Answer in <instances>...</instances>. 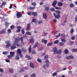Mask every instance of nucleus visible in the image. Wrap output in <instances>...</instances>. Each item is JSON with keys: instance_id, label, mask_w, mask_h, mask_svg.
Listing matches in <instances>:
<instances>
[{"instance_id": "obj_1", "label": "nucleus", "mask_w": 77, "mask_h": 77, "mask_svg": "<svg viewBox=\"0 0 77 77\" xmlns=\"http://www.w3.org/2000/svg\"><path fill=\"white\" fill-rule=\"evenodd\" d=\"M48 58V55H46L44 57V60H45V63H46V66L47 67H48L50 64V62H49Z\"/></svg>"}, {"instance_id": "obj_2", "label": "nucleus", "mask_w": 77, "mask_h": 77, "mask_svg": "<svg viewBox=\"0 0 77 77\" xmlns=\"http://www.w3.org/2000/svg\"><path fill=\"white\" fill-rule=\"evenodd\" d=\"M57 1L55 0L53 2L52 4V5L53 6V7H55V9L58 10H60V9H61V7H58L56 6V5L57 4Z\"/></svg>"}, {"instance_id": "obj_3", "label": "nucleus", "mask_w": 77, "mask_h": 77, "mask_svg": "<svg viewBox=\"0 0 77 77\" xmlns=\"http://www.w3.org/2000/svg\"><path fill=\"white\" fill-rule=\"evenodd\" d=\"M53 15L55 17V18L57 19H59L60 17V14H57L56 15V13H54Z\"/></svg>"}, {"instance_id": "obj_4", "label": "nucleus", "mask_w": 77, "mask_h": 77, "mask_svg": "<svg viewBox=\"0 0 77 77\" xmlns=\"http://www.w3.org/2000/svg\"><path fill=\"white\" fill-rule=\"evenodd\" d=\"M16 15L17 18H19L21 17L22 16V14H20V12H18L17 13Z\"/></svg>"}, {"instance_id": "obj_5", "label": "nucleus", "mask_w": 77, "mask_h": 77, "mask_svg": "<svg viewBox=\"0 0 77 77\" xmlns=\"http://www.w3.org/2000/svg\"><path fill=\"white\" fill-rule=\"evenodd\" d=\"M53 50L54 52V54H56L57 51V48H54L53 49Z\"/></svg>"}, {"instance_id": "obj_6", "label": "nucleus", "mask_w": 77, "mask_h": 77, "mask_svg": "<svg viewBox=\"0 0 77 77\" xmlns=\"http://www.w3.org/2000/svg\"><path fill=\"white\" fill-rule=\"evenodd\" d=\"M30 24H28L27 25V27L26 28V30L27 31H29L30 30Z\"/></svg>"}, {"instance_id": "obj_7", "label": "nucleus", "mask_w": 77, "mask_h": 77, "mask_svg": "<svg viewBox=\"0 0 77 77\" xmlns=\"http://www.w3.org/2000/svg\"><path fill=\"white\" fill-rule=\"evenodd\" d=\"M43 17L44 19H46L47 18V15L45 13H43Z\"/></svg>"}, {"instance_id": "obj_8", "label": "nucleus", "mask_w": 77, "mask_h": 77, "mask_svg": "<svg viewBox=\"0 0 77 77\" xmlns=\"http://www.w3.org/2000/svg\"><path fill=\"white\" fill-rule=\"evenodd\" d=\"M20 41V38L19 37L16 38L15 40V42H18Z\"/></svg>"}, {"instance_id": "obj_9", "label": "nucleus", "mask_w": 77, "mask_h": 77, "mask_svg": "<svg viewBox=\"0 0 77 77\" xmlns=\"http://www.w3.org/2000/svg\"><path fill=\"white\" fill-rule=\"evenodd\" d=\"M5 30L4 29H2V30L0 31V34H3V33H5Z\"/></svg>"}, {"instance_id": "obj_10", "label": "nucleus", "mask_w": 77, "mask_h": 77, "mask_svg": "<svg viewBox=\"0 0 77 77\" xmlns=\"http://www.w3.org/2000/svg\"><path fill=\"white\" fill-rule=\"evenodd\" d=\"M29 65L31 67V68H34V65H33V63H32V62H31L29 63Z\"/></svg>"}, {"instance_id": "obj_11", "label": "nucleus", "mask_w": 77, "mask_h": 77, "mask_svg": "<svg viewBox=\"0 0 77 77\" xmlns=\"http://www.w3.org/2000/svg\"><path fill=\"white\" fill-rule=\"evenodd\" d=\"M57 5L58 6H63V3L60 2H59L57 3Z\"/></svg>"}, {"instance_id": "obj_12", "label": "nucleus", "mask_w": 77, "mask_h": 77, "mask_svg": "<svg viewBox=\"0 0 77 77\" xmlns=\"http://www.w3.org/2000/svg\"><path fill=\"white\" fill-rule=\"evenodd\" d=\"M25 58H27L28 60H30L31 59V57L30 56H28L27 55H26L25 56Z\"/></svg>"}, {"instance_id": "obj_13", "label": "nucleus", "mask_w": 77, "mask_h": 77, "mask_svg": "<svg viewBox=\"0 0 77 77\" xmlns=\"http://www.w3.org/2000/svg\"><path fill=\"white\" fill-rule=\"evenodd\" d=\"M38 44H39V43H38V42H37L36 43L35 45H34V46L33 47V48H36V47H38Z\"/></svg>"}, {"instance_id": "obj_14", "label": "nucleus", "mask_w": 77, "mask_h": 77, "mask_svg": "<svg viewBox=\"0 0 77 77\" xmlns=\"http://www.w3.org/2000/svg\"><path fill=\"white\" fill-rule=\"evenodd\" d=\"M62 51L60 50H59L57 51V54H60L62 53Z\"/></svg>"}, {"instance_id": "obj_15", "label": "nucleus", "mask_w": 77, "mask_h": 77, "mask_svg": "<svg viewBox=\"0 0 77 77\" xmlns=\"http://www.w3.org/2000/svg\"><path fill=\"white\" fill-rule=\"evenodd\" d=\"M42 42H44L45 44H46L47 42V40H42L41 41Z\"/></svg>"}, {"instance_id": "obj_16", "label": "nucleus", "mask_w": 77, "mask_h": 77, "mask_svg": "<svg viewBox=\"0 0 77 77\" xmlns=\"http://www.w3.org/2000/svg\"><path fill=\"white\" fill-rule=\"evenodd\" d=\"M30 42L32 44H33L34 42H35L34 41V39H30Z\"/></svg>"}, {"instance_id": "obj_17", "label": "nucleus", "mask_w": 77, "mask_h": 77, "mask_svg": "<svg viewBox=\"0 0 77 77\" xmlns=\"http://www.w3.org/2000/svg\"><path fill=\"white\" fill-rule=\"evenodd\" d=\"M9 71L10 73H13L14 72V69H13L10 68Z\"/></svg>"}, {"instance_id": "obj_18", "label": "nucleus", "mask_w": 77, "mask_h": 77, "mask_svg": "<svg viewBox=\"0 0 77 77\" xmlns=\"http://www.w3.org/2000/svg\"><path fill=\"white\" fill-rule=\"evenodd\" d=\"M17 48V46H11V50H14Z\"/></svg>"}, {"instance_id": "obj_19", "label": "nucleus", "mask_w": 77, "mask_h": 77, "mask_svg": "<svg viewBox=\"0 0 77 77\" xmlns=\"http://www.w3.org/2000/svg\"><path fill=\"white\" fill-rule=\"evenodd\" d=\"M21 51L23 53H26V52H27V49H25L24 48H23Z\"/></svg>"}, {"instance_id": "obj_20", "label": "nucleus", "mask_w": 77, "mask_h": 77, "mask_svg": "<svg viewBox=\"0 0 77 77\" xmlns=\"http://www.w3.org/2000/svg\"><path fill=\"white\" fill-rule=\"evenodd\" d=\"M32 15H34V16H37V12H32Z\"/></svg>"}, {"instance_id": "obj_21", "label": "nucleus", "mask_w": 77, "mask_h": 77, "mask_svg": "<svg viewBox=\"0 0 77 77\" xmlns=\"http://www.w3.org/2000/svg\"><path fill=\"white\" fill-rule=\"evenodd\" d=\"M24 69L23 68H22L20 69V70L19 71V72L20 73H21V72H24Z\"/></svg>"}, {"instance_id": "obj_22", "label": "nucleus", "mask_w": 77, "mask_h": 77, "mask_svg": "<svg viewBox=\"0 0 77 77\" xmlns=\"http://www.w3.org/2000/svg\"><path fill=\"white\" fill-rule=\"evenodd\" d=\"M26 35H31L32 33H31L29 31H27L26 32Z\"/></svg>"}, {"instance_id": "obj_23", "label": "nucleus", "mask_w": 77, "mask_h": 77, "mask_svg": "<svg viewBox=\"0 0 77 77\" xmlns=\"http://www.w3.org/2000/svg\"><path fill=\"white\" fill-rule=\"evenodd\" d=\"M45 10L46 11L48 12L49 11V7H46L45 8Z\"/></svg>"}, {"instance_id": "obj_24", "label": "nucleus", "mask_w": 77, "mask_h": 77, "mask_svg": "<svg viewBox=\"0 0 77 77\" xmlns=\"http://www.w3.org/2000/svg\"><path fill=\"white\" fill-rule=\"evenodd\" d=\"M10 54L12 56V57H13V56H14V54H15V52H10Z\"/></svg>"}, {"instance_id": "obj_25", "label": "nucleus", "mask_w": 77, "mask_h": 77, "mask_svg": "<svg viewBox=\"0 0 77 77\" xmlns=\"http://www.w3.org/2000/svg\"><path fill=\"white\" fill-rule=\"evenodd\" d=\"M17 52L18 54H21V51L20 50V49H18L17 50Z\"/></svg>"}, {"instance_id": "obj_26", "label": "nucleus", "mask_w": 77, "mask_h": 77, "mask_svg": "<svg viewBox=\"0 0 77 77\" xmlns=\"http://www.w3.org/2000/svg\"><path fill=\"white\" fill-rule=\"evenodd\" d=\"M55 13L56 14H60V11L59 10H56L55 11Z\"/></svg>"}, {"instance_id": "obj_27", "label": "nucleus", "mask_w": 77, "mask_h": 77, "mask_svg": "<svg viewBox=\"0 0 77 77\" xmlns=\"http://www.w3.org/2000/svg\"><path fill=\"white\" fill-rule=\"evenodd\" d=\"M68 53V50L67 49H66L64 51V53L65 54H67Z\"/></svg>"}, {"instance_id": "obj_28", "label": "nucleus", "mask_w": 77, "mask_h": 77, "mask_svg": "<svg viewBox=\"0 0 77 77\" xmlns=\"http://www.w3.org/2000/svg\"><path fill=\"white\" fill-rule=\"evenodd\" d=\"M29 10H33V9H35V7H29Z\"/></svg>"}, {"instance_id": "obj_29", "label": "nucleus", "mask_w": 77, "mask_h": 77, "mask_svg": "<svg viewBox=\"0 0 77 77\" xmlns=\"http://www.w3.org/2000/svg\"><path fill=\"white\" fill-rule=\"evenodd\" d=\"M59 45L60 46H63V45H64V43L62 42H60L59 43Z\"/></svg>"}, {"instance_id": "obj_30", "label": "nucleus", "mask_w": 77, "mask_h": 77, "mask_svg": "<svg viewBox=\"0 0 77 77\" xmlns=\"http://www.w3.org/2000/svg\"><path fill=\"white\" fill-rule=\"evenodd\" d=\"M31 47H32V45H30L28 49L29 51V53L31 52V50H32V48H31Z\"/></svg>"}, {"instance_id": "obj_31", "label": "nucleus", "mask_w": 77, "mask_h": 77, "mask_svg": "<svg viewBox=\"0 0 77 77\" xmlns=\"http://www.w3.org/2000/svg\"><path fill=\"white\" fill-rule=\"evenodd\" d=\"M5 43L7 44H11V43H10V41L9 40L6 41L5 42Z\"/></svg>"}, {"instance_id": "obj_32", "label": "nucleus", "mask_w": 77, "mask_h": 77, "mask_svg": "<svg viewBox=\"0 0 77 77\" xmlns=\"http://www.w3.org/2000/svg\"><path fill=\"white\" fill-rule=\"evenodd\" d=\"M31 77H35V76H36V74L35 73H33L32 74L30 75Z\"/></svg>"}, {"instance_id": "obj_33", "label": "nucleus", "mask_w": 77, "mask_h": 77, "mask_svg": "<svg viewBox=\"0 0 77 77\" xmlns=\"http://www.w3.org/2000/svg\"><path fill=\"white\" fill-rule=\"evenodd\" d=\"M15 59L16 60H19L20 59V57L18 55H17L15 57Z\"/></svg>"}, {"instance_id": "obj_34", "label": "nucleus", "mask_w": 77, "mask_h": 77, "mask_svg": "<svg viewBox=\"0 0 77 77\" xmlns=\"http://www.w3.org/2000/svg\"><path fill=\"white\" fill-rule=\"evenodd\" d=\"M61 41L62 42H63V43H64L65 42H66V40L63 38H62L61 39Z\"/></svg>"}, {"instance_id": "obj_35", "label": "nucleus", "mask_w": 77, "mask_h": 77, "mask_svg": "<svg viewBox=\"0 0 77 77\" xmlns=\"http://www.w3.org/2000/svg\"><path fill=\"white\" fill-rule=\"evenodd\" d=\"M11 45V44H7L6 45V48H9V47H10V46Z\"/></svg>"}, {"instance_id": "obj_36", "label": "nucleus", "mask_w": 77, "mask_h": 77, "mask_svg": "<svg viewBox=\"0 0 77 77\" xmlns=\"http://www.w3.org/2000/svg\"><path fill=\"white\" fill-rule=\"evenodd\" d=\"M59 43V40H57L54 41V43L55 44H58Z\"/></svg>"}, {"instance_id": "obj_37", "label": "nucleus", "mask_w": 77, "mask_h": 77, "mask_svg": "<svg viewBox=\"0 0 77 77\" xmlns=\"http://www.w3.org/2000/svg\"><path fill=\"white\" fill-rule=\"evenodd\" d=\"M70 57V59H74V57L73 56H72V55H69Z\"/></svg>"}, {"instance_id": "obj_38", "label": "nucleus", "mask_w": 77, "mask_h": 77, "mask_svg": "<svg viewBox=\"0 0 77 77\" xmlns=\"http://www.w3.org/2000/svg\"><path fill=\"white\" fill-rule=\"evenodd\" d=\"M37 60L38 62H39V63H42V61L39 58H38Z\"/></svg>"}, {"instance_id": "obj_39", "label": "nucleus", "mask_w": 77, "mask_h": 77, "mask_svg": "<svg viewBox=\"0 0 77 77\" xmlns=\"http://www.w3.org/2000/svg\"><path fill=\"white\" fill-rule=\"evenodd\" d=\"M52 75L54 76H55V75H57V72H54L53 74Z\"/></svg>"}, {"instance_id": "obj_40", "label": "nucleus", "mask_w": 77, "mask_h": 77, "mask_svg": "<svg viewBox=\"0 0 77 77\" xmlns=\"http://www.w3.org/2000/svg\"><path fill=\"white\" fill-rule=\"evenodd\" d=\"M70 32L71 34H72V33H73V32H74V29H73V28L71 29Z\"/></svg>"}, {"instance_id": "obj_41", "label": "nucleus", "mask_w": 77, "mask_h": 77, "mask_svg": "<svg viewBox=\"0 0 77 77\" xmlns=\"http://www.w3.org/2000/svg\"><path fill=\"white\" fill-rule=\"evenodd\" d=\"M32 23H35V24L37 23V21H36V20H32Z\"/></svg>"}, {"instance_id": "obj_42", "label": "nucleus", "mask_w": 77, "mask_h": 77, "mask_svg": "<svg viewBox=\"0 0 77 77\" xmlns=\"http://www.w3.org/2000/svg\"><path fill=\"white\" fill-rule=\"evenodd\" d=\"M70 8H73L74 7V4L72 3L70 4L69 5Z\"/></svg>"}, {"instance_id": "obj_43", "label": "nucleus", "mask_w": 77, "mask_h": 77, "mask_svg": "<svg viewBox=\"0 0 77 77\" xmlns=\"http://www.w3.org/2000/svg\"><path fill=\"white\" fill-rule=\"evenodd\" d=\"M61 35L62 36L63 38L65 37V34L64 33H63L61 34Z\"/></svg>"}, {"instance_id": "obj_44", "label": "nucleus", "mask_w": 77, "mask_h": 77, "mask_svg": "<svg viewBox=\"0 0 77 77\" xmlns=\"http://www.w3.org/2000/svg\"><path fill=\"white\" fill-rule=\"evenodd\" d=\"M32 5L34 6H36V3L35 2H32Z\"/></svg>"}, {"instance_id": "obj_45", "label": "nucleus", "mask_w": 77, "mask_h": 77, "mask_svg": "<svg viewBox=\"0 0 77 77\" xmlns=\"http://www.w3.org/2000/svg\"><path fill=\"white\" fill-rule=\"evenodd\" d=\"M53 45V43L51 42L47 44V46H51Z\"/></svg>"}, {"instance_id": "obj_46", "label": "nucleus", "mask_w": 77, "mask_h": 77, "mask_svg": "<svg viewBox=\"0 0 77 77\" xmlns=\"http://www.w3.org/2000/svg\"><path fill=\"white\" fill-rule=\"evenodd\" d=\"M2 53L3 54L7 55L8 54V51L3 52Z\"/></svg>"}, {"instance_id": "obj_47", "label": "nucleus", "mask_w": 77, "mask_h": 77, "mask_svg": "<svg viewBox=\"0 0 77 77\" xmlns=\"http://www.w3.org/2000/svg\"><path fill=\"white\" fill-rule=\"evenodd\" d=\"M7 32L8 33H11V29H8L7 30Z\"/></svg>"}, {"instance_id": "obj_48", "label": "nucleus", "mask_w": 77, "mask_h": 77, "mask_svg": "<svg viewBox=\"0 0 77 77\" xmlns=\"http://www.w3.org/2000/svg\"><path fill=\"white\" fill-rule=\"evenodd\" d=\"M50 10L52 12H54L55 11V9L54 8H51L50 9Z\"/></svg>"}, {"instance_id": "obj_49", "label": "nucleus", "mask_w": 77, "mask_h": 77, "mask_svg": "<svg viewBox=\"0 0 77 77\" xmlns=\"http://www.w3.org/2000/svg\"><path fill=\"white\" fill-rule=\"evenodd\" d=\"M8 58H9V59H11V58H12V57H12V55H8Z\"/></svg>"}, {"instance_id": "obj_50", "label": "nucleus", "mask_w": 77, "mask_h": 77, "mask_svg": "<svg viewBox=\"0 0 77 77\" xmlns=\"http://www.w3.org/2000/svg\"><path fill=\"white\" fill-rule=\"evenodd\" d=\"M66 59L67 60H69L70 59V58L69 55L67 56V57H66Z\"/></svg>"}, {"instance_id": "obj_51", "label": "nucleus", "mask_w": 77, "mask_h": 77, "mask_svg": "<svg viewBox=\"0 0 77 77\" xmlns=\"http://www.w3.org/2000/svg\"><path fill=\"white\" fill-rule=\"evenodd\" d=\"M21 32L23 34V35H24V33H25V32H24V29H22L21 30Z\"/></svg>"}, {"instance_id": "obj_52", "label": "nucleus", "mask_w": 77, "mask_h": 77, "mask_svg": "<svg viewBox=\"0 0 77 77\" xmlns=\"http://www.w3.org/2000/svg\"><path fill=\"white\" fill-rule=\"evenodd\" d=\"M21 31V29H18L17 30H16V32H20Z\"/></svg>"}, {"instance_id": "obj_53", "label": "nucleus", "mask_w": 77, "mask_h": 77, "mask_svg": "<svg viewBox=\"0 0 77 77\" xmlns=\"http://www.w3.org/2000/svg\"><path fill=\"white\" fill-rule=\"evenodd\" d=\"M38 23L39 24H42V20H41L38 21Z\"/></svg>"}, {"instance_id": "obj_54", "label": "nucleus", "mask_w": 77, "mask_h": 77, "mask_svg": "<svg viewBox=\"0 0 77 77\" xmlns=\"http://www.w3.org/2000/svg\"><path fill=\"white\" fill-rule=\"evenodd\" d=\"M20 40L21 42H23V37H20Z\"/></svg>"}, {"instance_id": "obj_55", "label": "nucleus", "mask_w": 77, "mask_h": 77, "mask_svg": "<svg viewBox=\"0 0 77 77\" xmlns=\"http://www.w3.org/2000/svg\"><path fill=\"white\" fill-rule=\"evenodd\" d=\"M72 50L73 52H75L77 51V49H73Z\"/></svg>"}, {"instance_id": "obj_56", "label": "nucleus", "mask_w": 77, "mask_h": 77, "mask_svg": "<svg viewBox=\"0 0 77 77\" xmlns=\"http://www.w3.org/2000/svg\"><path fill=\"white\" fill-rule=\"evenodd\" d=\"M11 29H13L14 27H15V26L14 25H12L11 26Z\"/></svg>"}, {"instance_id": "obj_57", "label": "nucleus", "mask_w": 77, "mask_h": 77, "mask_svg": "<svg viewBox=\"0 0 77 77\" xmlns=\"http://www.w3.org/2000/svg\"><path fill=\"white\" fill-rule=\"evenodd\" d=\"M71 39L72 40H74L75 39V36H72L71 38Z\"/></svg>"}, {"instance_id": "obj_58", "label": "nucleus", "mask_w": 77, "mask_h": 77, "mask_svg": "<svg viewBox=\"0 0 77 77\" xmlns=\"http://www.w3.org/2000/svg\"><path fill=\"white\" fill-rule=\"evenodd\" d=\"M0 72H1L2 73H3V70L2 68H0Z\"/></svg>"}, {"instance_id": "obj_59", "label": "nucleus", "mask_w": 77, "mask_h": 77, "mask_svg": "<svg viewBox=\"0 0 77 77\" xmlns=\"http://www.w3.org/2000/svg\"><path fill=\"white\" fill-rule=\"evenodd\" d=\"M2 5L3 6H5V5H6V2H3Z\"/></svg>"}, {"instance_id": "obj_60", "label": "nucleus", "mask_w": 77, "mask_h": 77, "mask_svg": "<svg viewBox=\"0 0 77 77\" xmlns=\"http://www.w3.org/2000/svg\"><path fill=\"white\" fill-rule=\"evenodd\" d=\"M5 27H8V24L7 22H5Z\"/></svg>"}, {"instance_id": "obj_61", "label": "nucleus", "mask_w": 77, "mask_h": 77, "mask_svg": "<svg viewBox=\"0 0 77 77\" xmlns=\"http://www.w3.org/2000/svg\"><path fill=\"white\" fill-rule=\"evenodd\" d=\"M12 6H13V4H10V6L9 7V9H11V8H12Z\"/></svg>"}, {"instance_id": "obj_62", "label": "nucleus", "mask_w": 77, "mask_h": 77, "mask_svg": "<svg viewBox=\"0 0 77 77\" xmlns=\"http://www.w3.org/2000/svg\"><path fill=\"white\" fill-rule=\"evenodd\" d=\"M32 54H36V52L35 51H32Z\"/></svg>"}, {"instance_id": "obj_63", "label": "nucleus", "mask_w": 77, "mask_h": 77, "mask_svg": "<svg viewBox=\"0 0 77 77\" xmlns=\"http://www.w3.org/2000/svg\"><path fill=\"white\" fill-rule=\"evenodd\" d=\"M19 54L20 57H23V54Z\"/></svg>"}, {"instance_id": "obj_64", "label": "nucleus", "mask_w": 77, "mask_h": 77, "mask_svg": "<svg viewBox=\"0 0 77 77\" xmlns=\"http://www.w3.org/2000/svg\"><path fill=\"white\" fill-rule=\"evenodd\" d=\"M27 14H28V15H31V12H28L27 13Z\"/></svg>"}]
</instances>
